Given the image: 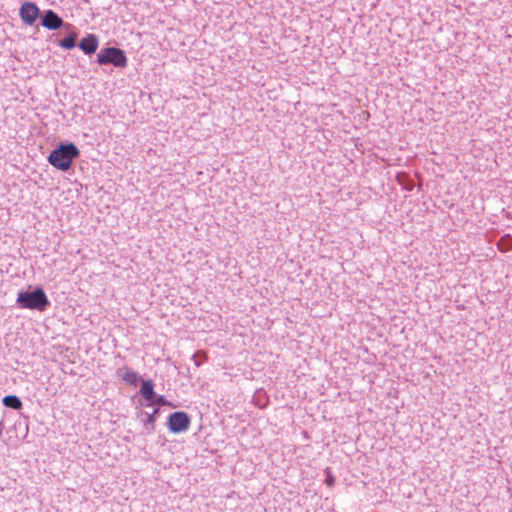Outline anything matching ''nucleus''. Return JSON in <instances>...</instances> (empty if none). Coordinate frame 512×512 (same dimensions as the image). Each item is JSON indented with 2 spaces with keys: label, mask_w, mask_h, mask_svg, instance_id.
<instances>
[{
  "label": "nucleus",
  "mask_w": 512,
  "mask_h": 512,
  "mask_svg": "<svg viewBox=\"0 0 512 512\" xmlns=\"http://www.w3.org/2000/svg\"><path fill=\"white\" fill-rule=\"evenodd\" d=\"M40 15V9L34 2L26 1L19 9L20 19L26 25L32 26Z\"/></svg>",
  "instance_id": "39448f33"
},
{
  "label": "nucleus",
  "mask_w": 512,
  "mask_h": 512,
  "mask_svg": "<svg viewBox=\"0 0 512 512\" xmlns=\"http://www.w3.org/2000/svg\"><path fill=\"white\" fill-rule=\"evenodd\" d=\"M166 403V399L163 395H156L155 394V398L153 400V405L157 404V405H164Z\"/></svg>",
  "instance_id": "4468645a"
},
{
  "label": "nucleus",
  "mask_w": 512,
  "mask_h": 512,
  "mask_svg": "<svg viewBox=\"0 0 512 512\" xmlns=\"http://www.w3.org/2000/svg\"><path fill=\"white\" fill-rule=\"evenodd\" d=\"M16 303L20 308L37 311H45L50 306V301L41 287L32 291H20Z\"/></svg>",
  "instance_id": "f03ea898"
},
{
  "label": "nucleus",
  "mask_w": 512,
  "mask_h": 512,
  "mask_svg": "<svg viewBox=\"0 0 512 512\" xmlns=\"http://www.w3.org/2000/svg\"><path fill=\"white\" fill-rule=\"evenodd\" d=\"M2 402L5 407L14 410H19L22 408V401L16 395H6L5 397H3Z\"/></svg>",
  "instance_id": "9d476101"
},
{
  "label": "nucleus",
  "mask_w": 512,
  "mask_h": 512,
  "mask_svg": "<svg viewBox=\"0 0 512 512\" xmlns=\"http://www.w3.org/2000/svg\"><path fill=\"white\" fill-rule=\"evenodd\" d=\"M140 394L147 401L146 406H152L155 398L154 383L152 380H141Z\"/></svg>",
  "instance_id": "6e6552de"
},
{
  "label": "nucleus",
  "mask_w": 512,
  "mask_h": 512,
  "mask_svg": "<svg viewBox=\"0 0 512 512\" xmlns=\"http://www.w3.org/2000/svg\"><path fill=\"white\" fill-rule=\"evenodd\" d=\"M41 25L49 30H57L64 26L63 19L53 10H46L42 19Z\"/></svg>",
  "instance_id": "423d86ee"
},
{
  "label": "nucleus",
  "mask_w": 512,
  "mask_h": 512,
  "mask_svg": "<svg viewBox=\"0 0 512 512\" xmlns=\"http://www.w3.org/2000/svg\"><path fill=\"white\" fill-rule=\"evenodd\" d=\"M79 155L80 151L74 143H61L50 153L48 162L61 171H67Z\"/></svg>",
  "instance_id": "f257e3e1"
},
{
  "label": "nucleus",
  "mask_w": 512,
  "mask_h": 512,
  "mask_svg": "<svg viewBox=\"0 0 512 512\" xmlns=\"http://www.w3.org/2000/svg\"><path fill=\"white\" fill-rule=\"evenodd\" d=\"M499 245L502 246L503 250H509L512 247V238H511V236L509 234L504 235L501 238Z\"/></svg>",
  "instance_id": "ddd939ff"
},
{
  "label": "nucleus",
  "mask_w": 512,
  "mask_h": 512,
  "mask_svg": "<svg viewBox=\"0 0 512 512\" xmlns=\"http://www.w3.org/2000/svg\"><path fill=\"white\" fill-rule=\"evenodd\" d=\"M195 364H196V366L200 365V363L198 361H196V360H195Z\"/></svg>",
  "instance_id": "dca6fc26"
},
{
  "label": "nucleus",
  "mask_w": 512,
  "mask_h": 512,
  "mask_svg": "<svg viewBox=\"0 0 512 512\" xmlns=\"http://www.w3.org/2000/svg\"><path fill=\"white\" fill-rule=\"evenodd\" d=\"M326 482L328 485H332L334 483V479L332 477H329L326 479Z\"/></svg>",
  "instance_id": "2eb2a0df"
},
{
  "label": "nucleus",
  "mask_w": 512,
  "mask_h": 512,
  "mask_svg": "<svg viewBox=\"0 0 512 512\" xmlns=\"http://www.w3.org/2000/svg\"><path fill=\"white\" fill-rule=\"evenodd\" d=\"M97 62L100 65H113L116 68H125L127 66V56L125 52L117 47L102 48L97 54Z\"/></svg>",
  "instance_id": "7ed1b4c3"
},
{
  "label": "nucleus",
  "mask_w": 512,
  "mask_h": 512,
  "mask_svg": "<svg viewBox=\"0 0 512 512\" xmlns=\"http://www.w3.org/2000/svg\"><path fill=\"white\" fill-rule=\"evenodd\" d=\"M117 375L128 385L136 387L139 381V375L137 372L131 370L128 367H121L117 370Z\"/></svg>",
  "instance_id": "1a4fd4ad"
},
{
  "label": "nucleus",
  "mask_w": 512,
  "mask_h": 512,
  "mask_svg": "<svg viewBox=\"0 0 512 512\" xmlns=\"http://www.w3.org/2000/svg\"><path fill=\"white\" fill-rule=\"evenodd\" d=\"M77 37L76 32H71L59 42V46L68 50L73 49L76 46Z\"/></svg>",
  "instance_id": "9b49d317"
},
{
  "label": "nucleus",
  "mask_w": 512,
  "mask_h": 512,
  "mask_svg": "<svg viewBox=\"0 0 512 512\" xmlns=\"http://www.w3.org/2000/svg\"><path fill=\"white\" fill-rule=\"evenodd\" d=\"M190 423V417L183 411L171 413L167 421L168 429L175 434L188 430Z\"/></svg>",
  "instance_id": "20e7f679"
},
{
  "label": "nucleus",
  "mask_w": 512,
  "mask_h": 512,
  "mask_svg": "<svg viewBox=\"0 0 512 512\" xmlns=\"http://www.w3.org/2000/svg\"><path fill=\"white\" fill-rule=\"evenodd\" d=\"M159 412L158 408H155L152 413H145V418L142 420L145 428L152 432L155 429V415Z\"/></svg>",
  "instance_id": "f8f14e48"
},
{
  "label": "nucleus",
  "mask_w": 512,
  "mask_h": 512,
  "mask_svg": "<svg viewBox=\"0 0 512 512\" xmlns=\"http://www.w3.org/2000/svg\"><path fill=\"white\" fill-rule=\"evenodd\" d=\"M98 38L94 34H87L79 43V48L86 54H93L98 48Z\"/></svg>",
  "instance_id": "0eeeda50"
}]
</instances>
